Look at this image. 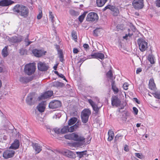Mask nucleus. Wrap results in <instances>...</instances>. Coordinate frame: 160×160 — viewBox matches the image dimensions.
Instances as JSON below:
<instances>
[{
	"mask_svg": "<svg viewBox=\"0 0 160 160\" xmlns=\"http://www.w3.org/2000/svg\"><path fill=\"white\" fill-rule=\"evenodd\" d=\"M13 11L16 13L17 15L20 16L23 18H26L28 15L29 10L26 7L22 5H17L13 8Z\"/></svg>",
	"mask_w": 160,
	"mask_h": 160,
	"instance_id": "nucleus-1",
	"label": "nucleus"
},
{
	"mask_svg": "<svg viewBox=\"0 0 160 160\" xmlns=\"http://www.w3.org/2000/svg\"><path fill=\"white\" fill-rule=\"evenodd\" d=\"M65 138L68 139L73 140L75 141L85 142V138L82 136L78 135L74 133L65 135Z\"/></svg>",
	"mask_w": 160,
	"mask_h": 160,
	"instance_id": "nucleus-2",
	"label": "nucleus"
},
{
	"mask_svg": "<svg viewBox=\"0 0 160 160\" xmlns=\"http://www.w3.org/2000/svg\"><path fill=\"white\" fill-rule=\"evenodd\" d=\"M36 66L34 63H29L25 65L24 71L28 75H30L34 73L36 70Z\"/></svg>",
	"mask_w": 160,
	"mask_h": 160,
	"instance_id": "nucleus-3",
	"label": "nucleus"
},
{
	"mask_svg": "<svg viewBox=\"0 0 160 160\" xmlns=\"http://www.w3.org/2000/svg\"><path fill=\"white\" fill-rule=\"evenodd\" d=\"M91 114V111L88 109H84L82 111L81 118L82 122L85 123L88 122L89 116Z\"/></svg>",
	"mask_w": 160,
	"mask_h": 160,
	"instance_id": "nucleus-4",
	"label": "nucleus"
},
{
	"mask_svg": "<svg viewBox=\"0 0 160 160\" xmlns=\"http://www.w3.org/2000/svg\"><path fill=\"white\" fill-rule=\"evenodd\" d=\"M98 19V17L97 14L94 12H91L88 13L87 17L86 20L94 22L96 21Z\"/></svg>",
	"mask_w": 160,
	"mask_h": 160,
	"instance_id": "nucleus-5",
	"label": "nucleus"
},
{
	"mask_svg": "<svg viewBox=\"0 0 160 160\" xmlns=\"http://www.w3.org/2000/svg\"><path fill=\"white\" fill-rule=\"evenodd\" d=\"M36 100V98L33 93L29 94L27 96L26 99L27 103L29 105L34 104Z\"/></svg>",
	"mask_w": 160,
	"mask_h": 160,
	"instance_id": "nucleus-6",
	"label": "nucleus"
},
{
	"mask_svg": "<svg viewBox=\"0 0 160 160\" xmlns=\"http://www.w3.org/2000/svg\"><path fill=\"white\" fill-rule=\"evenodd\" d=\"M121 102L117 96H113L111 98V104L112 106L117 107L119 106L121 104Z\"/></svg>",
	"mask_w": 160,
	"mask_h": 160,
	"instance_id": "nucleus-7",
	"label": "nucleus"
},
{
	"mask_svg": "<svg viewBox=\"0 0 160 160\" xmlns=\"http://www.w3.org/2000/svg\"><path fill=\"white\" fill-rule=\"evenodd\" d=\"M88 102L92 107L93 110L97 113H98L100 108L102 106V104L101 103L100 104V106H99V104H96L95 102L91 99H88Z\"/></svg>",
	"mask_w": 160,
	"mask_h": 160,
	"instance_id": "nucleus-8",
	"label": "nucleus"
},
{
	"mask_svg": "<svg viewBox=\"0 0 160 160\" xmlns=\"http://www.w3.org/2000/svg\"><path fill=\"white\" fill-rule=\"evenodd\" d=\"M61 106V102L58 100H54L51 102L49 104L50 108L54 109L58 108Z\"/></svg>",
	"mask_w": 160,
	"mask_h": 160,
	"instance_id": "nucleus-9",
	"label": "nucleus"
},
{
	"mask_svg": "<svg viewBox=\"0 0 160 160\" xmlns=\"http://www.w3.org/2000/svg\"><path fill=\"white\" fill-rule=\"evenodd\" d=\"M15 153L14 151L8 150L3 152V157L5 159H8L13 157Z\"/></svg>",
	"mask_w": 160,
	"mask_h": 160,
	"instance_id": "nucleus-10",
	"label": "nucleus"
},
{
	"mask_svg": "<svg viewBox=\"0 0 160 160\" xmlns=\"http://www.w3.org/2000/svg\"><path fill=\"white\" fill-rule=\"evenodd\" d=\"M38 69L42 71H47L48 68V66L44 62H39L38 64Z\"/></svg>",
	"mask_w": 160,
	"mask_h": 160,
	"instance_id": "nucleus-11",
	"label": "nucleus"
},
{
	"mask_svg": "<svg viewBox=\"0 0 160 160\" xmlns=\"http://www.w3.org/2000/svg\"><path fill=\"white\" fill-rule=\"evenodd\" d=\"M63 153L64 155L69 158H74L76 157V154L73 152L68 150H65Z\"/></svg>",
	"mask_w": 160,
	"mask_h": 160,
	"instance_id": "nucleus-12",
	"label": "nucleus"
},
{
	"mask_svg": "<svg viewBox=\"0 0 160 160\" xmlns=\"http://www.w3.org/2000/svg\"><path fill=\"white\" fill-rule=\"evenodd\" d=\"M90 56L92 57V58H99L102 60L104 58V54L100 52H95L92 53Z\"/></svg>",
	"mask_w": 160,
	"mask_h": 160,
	"instance_id": "nucleus-13",
	"label": "nucleus"
},
{
	"mask_svg": "<svg viewBox=\"0 0 160 160\" xmlns=\"http://www.w3.org/2000/svg\"><path fill=\"white\" fill-rule=\"evenodd\" d=\"M14 2L11 0H1L0 1V6H7L12 4Z\"/></svg>",
	"mask_w": 160,
	"mask_h": 160,
	"instance_id": "nucleus-14",
	"label": "nucleus"
},
{
	"mask_svg": "<svg viewBox=\"0 0 160 160\" xmlns=\"http://www.w3.org/2000/svg\"><path fill=\"white\" fill-rule=\"evenodd\" d=\"M8 40L11 42L16 43L21 42L22 39V37H17L15 36L9 38Z\"/></svg>",
	"mask_w": 160,
	"mask_h": 160,
	"instance_id": "nucleus-15",
	"label": "nucleus"
},
{
	"mask_svg": "<svg viewBox=\"0 0 160 160\" xmlns=\"http://www.w3.org/2000/svg\"><path fill=\"white\" fill-rule=\"evenodd\" d=\"M32 146L36 152V153H39L42 150V146L38 143L32 142Z\"/></svg>",
	"mask_w": 160,
	"mask_h": 160,
	"instance_id": "nucleus-16",
	"label": "nucleus"
},
{
	"mask_svg": "<svg viewBox=\"0 0 160 160\" xmlns=\"http://www.w3.org/2000/svg\"><path fill=\"white\" fill-rule=\"evenodd\" d=\"M32 78L30 77H20L19 78V81L22 83H27L31 81Z\"/></svg>",
	"mask_w": 160,
	"mask_h": 160,
	"instance_id": "nucleus-17",
	"label": "nucleus"
},
{
	"mask_svg": "<svg viewBox=\"0 0 160 160\" xmlns=\"http://www.w3.org/2000/svg\"><path fill=\"white\" fill-rule=\"evenodd\" d=\"M53 94V92L52 91H48L43 94L41 96V98L42 99H45L51 97Z\"/></svg>",
	"mask_w": 160,
	"mask_h": 160,
	"instance_id": "nucleus-18",
	"label": "nucleus"
},
{
	"mask_svg": "<svg viewBox=\"0 0 160 160\" xmlns=\"http://www.w3.org/2000/svg\"><path fill=\"white\" fill-rule=\"evenodd\" d=\"M76 153L77 154V157L79 158L84 157H88V154L87 153V151L86 150L81 152H77Z\"/></svg>",
	"mask_w": 160,
	"mask_h": 160,
	"instance_id": "nucleus-19",
	"label": "nucleus"
},
{
	"mask_svg": "<svg viewBox=\"0 0 160 160\" xmlns=\"http://www.w3.org/2000/svg\"><path fill=\"white\" fill-rule=\"evenodd\" d=\"M141 51L143 52L148 48V43L145 41L141 39Z\"/></svg>",
	"mask_w": 160,
	"mask_h": 160,
	"instance_id": "nucleus-20",
	"label": "nucleus"
},
{
	"mask_svg": "<svg viewBox=\"0 0 160 160\" xmlns=\"http://www.w3.org/2000/svg\"><path fill=\"white\" fill-rule=\"evenodd\" d=\"M148 86L150 89L153 91L155 90L156 88V85L153 78H152L150 79Z\"/></svg>",
	"mask_w": 160,
	"mask_h": 160,
	"instance_id": "nucleus-21",
	"label": "nucleus"
},
{
	"mask_svg": "<svg viewBox=\"0 0 160 160\" xmlns=\"http://www.w3.org/2000/svg\"><path fill=\"white\" fill-rule=\"evenodd\" d=\"M19 141L18 140L16 139L12 144L10 148L14 149H17L19 148Z\"/></svg>",
	"mask_w": 160,
	"mask_h": 160,
	"instance_id": "nucleus-22",
	"label": "nucleus"
},
{
	"mask_svg": "<svg viewBox=\"0 0 160 160\" xmlns=\"http://www.w3.org/2000/svg\"><path fill=\"white\" fill-rule=\"evenodd\" d=\"M32 53L36 57H40L43 55V52L41 50L34 49L32 51Z\"/></svg>",
	"mask_w": 160,
	"mask_h": 160,
	"instance_id": "nucleus-23",
	"label": "nucleus"
},
{
	"mask_svg": "<svg viewBox=\"0 0 160 160\" xmlns=\"http://www.w3.org/2000/svg\"><path fill=\"white\" fill-rule=\"evenodd\" d=\"M52 86L57 88H62L64 87V84L62 82L57 81L52 82Z\"/></svg>",
	"mask_w": 160,
	"mask_h": 160,
	"instance_id": "nucleus-24",
	"label": "nucleus"
},
{
	"mask_svg": "<svg viewBox=\"0 0 160 160\" xmlns=\"http://www.w3.org/2000/svg\"><path fill=\"white\" fill-rule=\"evenodd\" d=\"M132 5L136 9H140V0H134Z\"/></svg>",
	"mask_w": 160,
	"mask_h": 160,
	"instance_id": "nucleus-25",
	"label": "nucleus"
},
{
	"mask_svg": "<svg viewBox=\"0 0 160 160\" xmlns=\"http://www.w3.org/2000/svg\"><path fill=\"white\" fill-rule=\"evenodd\" d=\"M112 89L114 92L115 94H117L119 92V89L118 88L116 87L114 81H111Z\"/></svg>",
	"mask_w": 160,
	"mask_h": 160,
	"instance_id": "nucleus-26",
	"label": "nucleus"
},
{
	"mask_svg": "<svg viewBox=\"0 0 160 160\" xmlns=\"http://www.w3.org/2000/svg\"><path fill=\"white\" fill-rule=\"evenodd\" d=\"M107 1V0H96V3L98 7L103 6Z\"/></svg>",
	"mask_w": 160,
	"mask_h": 160,
	"instance_id": "nucleus-27",
	"label": "nucleus"
},
{
	"mask_svg": "<svg viewBox=\"0 0 160 160\" xmlns=\"http://www.w3.org/2000/svg\"><path fill=\"white\" fill-rule=\"evenodd\" d=\"M108 140L110 141H112L114 137V133L111 130H109L108 132Z\"/></svg>",
	"mask_w": 160,
	"mask_h": 160,
	"instance_id": "nucleus-28",
	"label": "nucleus"
},
{
	"mask_svg": "<svg viewBox=\"0 0 160 160\" xmlns=\"http://www.w3.org/2000/svg\"><path fill=\"white\" fill-rule=\"evenodd\" d=\"M37 108L38 111L41 112H43L45 109V106L42 103H40L37 107Z\"/></svg>",
	"mask_w": 160,
	"mask_h": 160,
	"instance_id": "nucleus-29",
	"label": "nucleus"
},
{
	"mask_svg": "<svg viewBox=\"0 0 160 160\" xmlns=\"http://www.w3.org/2000/svg\"><path fill=\"white\" fill-rule=\"evenodd\" d=\"M62 134H65L69 132V126L66 125L64 126L61 129Z\"/></svg>",
	"mask_w": 160,
	"mask_h": 160,
	"instance_id": "nucleus-30",
	"label": "nucleus"
},
{
	"mask_svg": "<svg viewBox=\"0 0 160 160\" xmlns=\"http://www.w3.org/2000/svg\"><path fill=\"white\" fill-rule=\"evenodd\" d=\"M107 77L109 78L111 80L114 81L113 79H115V77L113 78V74L112 71L111 70H109L106 74Z\"/></svg>",
	"mask_w": 160,
	"mask_h": 160,
	"instance_id": "nucleus-31",
	"label": "nucleus"
},
{
	"mask_svg": "<svg viewBox=\"0 0 160 160\" xmlns=\"http://www.w3.org/2000/svg\"><path fill=\"white\" fill-rule=\"evenodd\" d=\"M77 118L76 117L72 118L68 121V125L71 126L73 124L77 122Z\"/></svg>",
	"mask_w": 160,
	"mask_h": 160,
	"instance_id": "nucleus-32",
	"label": "nucleus"
},
{
	"mask_svg": "<svg viewBox=\"0 0 160 160\" xmlns=\"http://www.w3.org/2000/svg\"><path fill=\"white\" fill-rule=\"evenodd\" d=\"M7 48V46H5L2 50V55L4 57H6L8 55Z\"/></svg>",
	"mask_w": 160,
	"mask_h": 160,
	"instance_id": "nucleus-33",
	"label": "nucleus"
},
{
	"mask_svg": "<svg viewBox=\"0 0 160 160\" xmlns=\"http://www.w3.org/2000/svg\"><path fill=\"white\" fill-rule=\"evenodd\" d=\"M148 60L151 64L154 63L155 61L154 58L152 54H149L148 56Z\"/></svg>",
	"mask_w": 160,
	"mask_h": 160,
	"instance_id": "nucleus-34",
	"label": "nucleus"
},
{
	"mask_svg": "<svg viewBox=\"0 0 160 160\" xmlns=\"http://www.w3.org/2000/svg\"><path fill=\"white\" fill-rule=\"evenodd\" d=\"M123 136L120 134H118L115 138V142L117 143V142L120 141L123 137Z\"/></svg>",
	"mask_w": 160,
	"mask_h": 160,
	"instance_id": "nucleus-35",
	"label": "nucleus"
},
{
	"mask_svg": "<svg viewBox=\"0 0 160 160\" xmlns=\"http://www.w3.org/2000/svg\"><path fill=\"white\" fill-rule=\"evenodd\" d=\"M88 13L87 12H85L81 15H80L78 18V20L80 22H82L84 19L86 14Z\"/></svg>",
	"mask_w": 160,
	"mask_h": 160,
	"instance_id": "nucleus-36",
	"label": "nucleus"
},
{
	"mask_svg": "<svg viewBox=\"0 0 160 160\" xmlns=\"http://www.w3.org/2000/svg\"><path fill=\"white\" fill-rule=\"evenodd\" d=\"M58 54L59 55V58L60 61L61 62H63L64 59L63 58V56L62 50H60L59 52H58Z\"/></svg>",
	"mask_w": 160,
	"mask_h": 160,
	"instance_id": "nucleus-37",
	"label": "nucleus"
},
{
	"mask_svg": "<svg viewBox=\"0 0 160 160\" xmlns=\"http://www.w3.org/2000/svg\"><path fill=\"white\" fill-rule=\"evenodd\" d=\"M70 14L72 16H77L79 15V12L73 10L71 9L69 11Z\"/></svg>",
	"mask_w": 160,
	"mask_h": 160,
	"instance_id": "nucleus-38",
	"label": "nucleus"
},
{
	"mask_svg": "<svg viewBox=\"0 0 160 160\" xmlns=\"http://www.w3.org/2000/svg\"><path fill=\"white\" fill-rule=\"evenodd\" d=\"M72 36L74 41L76 42L77 39V32L75 31L74 30L72 31Z\"/></svg>",
	"mask_w": 160,
	"mask_h": 160,
	"instance_id": "nucleus-39",
	"label": "nucleus"
},
{
	"mask_svg": "<svg viewBox=\"0 0 160 160\" xmlns=\"http://www.w3.org/2000/svg\"><path fill=\"white\" fill-rule=\"evenodd\" d=\"M54 17L53 15V14H52V12L50 11L49 12V19L51 20V21L52 22V24L54 25V20H53V18Z\"/></svg>",
	"mask_w": 160,
	"mask_h": 160,
	"instance_id": "nucleus-40",
	"label": "nucleus"
},
{
	"mask_svg": "<svg viewBox=\"0 0 160 160\" xmlns=\"http://www.w3.org/2000/svg\"><path fill=\"white\" fill-rule=\"evenodd\" d=\"M28 36V35L27 37L24 40L25 43V45L27 46L29 45L32 42L29 41Z\"/></svg>",
	"mask_w": 160,
	"mask_h": 160,
	"instance_id": "nucleus-41",
	"label": "nucleus"
},
{
	"mask_svg": "<svg viewBox=\"0 0 160 160\" xmlns=\"http://www.w3.org/2000/svg\"><path fill=\"white\" fill-rule=\"evenodd\" d=\"M100 32V28H97L94 30L93 32V35L95 36H98V33Z\"/></svg>",
	"mask_w": 160,
	"mask_h": 160,
	"instance_id": "nucleus-42",
	"label": "nucleus"
},
{
	"mask_svg": "<svg viewBox=\"0 0 160 160\" xmlns=\"http://www.w3.org/2000/svg\"><path fill=\"white\" fill-rule=\"evenodd\" d=\"M153 95L155 98L160 99V91L155 92L153 94Z\"/></svg>",
	"mask_w": 160,
	"mask_h": 160,
	"instance_id": "nucleus-43",
	"label": "nucleus"
},
{
	"mask_svg": "<svg viewBox=\"0 0 160 160\" xmlns=\"http://www.w3.org/2000/svg\"><path fill=\"white\" fill-rule=\"evenodd\" d=\"M77 129L74 125L70 127H69V132H73L75 131Z\"/></svg>",
	"mask_w": 160,
	"mask_h": 160,
	"instance_id": "nucleus-44",
	"label": "nucleus"
},
{
	"mask_svg": "<svg viewBox=\"0 0 160 160\" xmlns=\"http://www.w3.org/2000/svg\"><path fill=\"white\" fill-rule=\"evenodd\" d=\"M54 131L55 133L57 134H60L61 133V129L58 128H54L53 130H52V131Z\"/></svg>",
	"mask_w": 160,
	"mask_h": 160,
	"instance_id": "nucleus-45",
	"label": "nucleus"
},
{
	"mask_svg": "<svg viewBox=\"0 0 160 160\" xmlns=\"http://www.w3.org/2000/svg\"><path fill=\"white\" fill-rule=\"evenodd\" d=\"M87 58L86 57H83V58H80L78 62V63H81L80 64V66L81 65V64L82 63H83L85 60H87Z\"/></svg>",
	"mask_w": 160,
	"mask_h": 160,
	"instance_id": "nucleus-46",
	"label": "nucleus"
},
{
	"mask_svg": "<svg viewBox=\"0 0 160 160\" xmlns=\"http://www.w3.org/2000/svg\"><path fill=\"white\" fill-rule=\"evenodd\" d=\"M132 109L133 112L134 113L135 115H137L138 113V110L135 107H133Z\"/></svg>",
	"mask_w": 160,
	"mask_h": 160,
	"instance_id": "nucleus-47",
	"label": "nucleus"
},
{
	"mask_svg": "<svg viewBox=\"0 0 160 160\" xmlns=\"http://www.w3.org/2000/svg\"><path fill=\"white\" fill-rule=\"evenodd\" d=\"M117 28L118 30H122L123 28V26L122 24H118L117 26Z\"/></svg>",
	"mask_w": 160,
	"mask_h": 160,
	"instance_id": "nucleus-48",
	"label": "nucleus"
},
{
	"mask_svg": "<svg viewBox=\"0 0 160 160\" xmlns=\"http://www.w3.org/2000/svg\"><path fill=\"white\" fill-rule=\"evenodd\" d=\"M81 124V122L80 121H78L74 125L75 126V127H76V128H78V127Z\"/></svg>",
	"mask_w": 160,
	"mask_h": 160,
	"instance_id": "nucleus-49",
	"label": "nucleus"
},
{
	"mask_svg": "<svg viewBox=\"0 0 160 160\" xmlns=\"http://www.w3.org/2000/svg\"><path fill=\"white\" fill-rule=\"evenodd\" d=\"M58 76L59 77L62 78H63V80H65V81H67V80H66L65 77L62 74L59 73V75H58Z\"/></svg>",
	"mask_w": 160,
	"mask_h": 160,
	"instance_id": "nucleus-50",
	"label": "nucleus"
},
{
	"mask_svg": "<svg viewBox=\"0 0 160 160\" xmlns=\"http://www.w3.org/2000/svg\"><path fill=\"white\" fill-rule=\"evenodd\" d=\"M132 34L131 33L130 34L129 33L128 34H126L125 36H124L123 37V38L125 39H127V38L129 36V37H131L132 35Z\"/></svg>",
	"mask_w": 160,
	"mask_h": 160,
	"instance_id": "nucleus-51",
	"label": "nucleus"
},
{
	"mask_svg": "<svg viewBox=\"0 0 160 160\" xmlns=\"http://www.w3.org/2000/svg\"><path fill=\"white\" fill-rule=\"evenodd\" d=\"M25 50L23 49H21L20 50L19 53L21 55H23L24 54Z\"/></svg>",
	"mask_w": 160,
	"mask_h": 160,
	"instance_id": "nucleus-52",
	"label": "nucleus"
},
{
	"mask_svg": "<svg viewBox=\"0 0 160 160\" xmlns=\"http://www.w3.org/2000/svg\"><path fill=\"white\" fill-rule=\"evenodd\" d=\"M42 17V12L41 11V12H40L39 14L38 15L37 18L38 19H40Z\"/></svg>",
	"mask_w": 160,
	"mask_h": 160,
	"instance_id": "nucleus-53",
	"label": "nucleus"
},
{
	"mask_svg": "<svg viewBox=\"0 0 160 160\" xmlns=\"http://www.w3.org/2000/svg\"><path fill=\"white\" fill-rule=\"evenodd\" d=\"M111 6L110 5H108L107 6L105 7V8H103V11H105L107 9H111Z\"/></svg>",
	"mask_w": 160,
	"mask_h": 160,
	"instance_id": "nucleus-54",
	"label": "nucleus"
},
{
	"mask_svg": "<svg viewBox=\"0 0 160 160\" xmlns=\"http://www.w3.org/2000/svg\"><path fill=\"white\" fill-rule=\"evenodd\" d=\"M156 4L157 6L160 7V0H157L156 2Z\"/></svg>",
	"mask_w": 160,
	"mask_h": 160,
	"instance_id": "nucleus-55",
	"label": "nucleus"
},
{
	"mask_svg": "<svg viewBox=\"0 0 160 160\" xmlns=\"http://www.w3.org/2000/svg\"><path fill=\"white\" fill-rule=\"evenodd\" d=\"M124 150L126 152H128L129 151V149L128 148V147L127 145H125L124 147Z\"/></svg>",
	"mask_w": 160,
	"mask_h": 160,
	"instance_id": "nucleus-56",
	"label": "nucleus"
},
{
	"mask_svg": "<svg viewBox=\"0 0 160 160\" xmlns=\"http://www.w3.org/2000/svg\"><path fill=\"white\" fill-rule=\"evenodd\" d=\"M123 88H124V89H125V90H127L128 89V85H127V83H124L123 85Z\"/></svg>",
	"mask_w": 160,
	"mask_h": 160,
	"instance_id": "nucleus-57",
	"label": "nucleus"
},
{
	"mask_svg": "<svg viewBox=\"0 0 160 160\" xmlns=\"http://www.w3.org/2000/svg\"><path fill=\"white\" fill-rule=\"evenodd\" d=\"M133 101L135 102L138 104L140 103V102L138 101V100L137 99V98H133Z\"/></svg>",
	"mask_w": 160,
	"mask_h": 160,
	"instance_id": "nucleus-58",
	"label": "nucleus"
},
{
	"mask_svg": "<svg viewBox=\"0 0 160 160\" xmlns=\"http://www.w3.org/2000/svg\"><path fill=\"white\" fill-rule=\"evenodd\" d=\"M55 48H56L58 52H59L60 50H62L59 49L60 47L59 45H56Z\"/></svg>",
	"mask_w": 160,
	"mask_h": 160,
	"instance_id": "nucleus-59",
	"label": "nucleus"
},
{
	"mask_svg": "<svg viewBox=\"0 0 160 160\" xmlns=\"http://www.w3.org/2000/svg\"><path fill=\"white\" fill-rule=\"evenodd\" d=\"M83 47L85 49H88L89 48V46L88 44L85 43L83 45Z\"/></svg>",
	"mask_w": 160,
	"mask_h": 160,
	"instance_id": "nucleus-60",
	"label": "nucleus"
},
{
	"mask_svg": "<svg viewBox=\"0 0 160 160\" xmlns=\"http://www.w3.org/2000/svg\"><path fill=\"white\" fill-rule=\"evenodd\" d=\"M79 52V51L76 48H74L73 49V52L74 53L76 54L77 53Z\"/></svg>",
	"mask_w": 160,
	"mask_h": 160,
	"instance_id": "nucleus-61",
	"label": "nucleus"
},
{
	"mask_svg": "<svg viewBox=\"0 0 160 160\" xmlns=\"http://www.w3.org/2000/svg\"><path fill=\"white\" fill-rule=\"evenodd\" d=\"M139 47V48L140 49V38H138L137 41Z\"/></svg>",
	"mask_w": 160,
	"mask_h": 160,
	"instance_id": "nucleus-62",
	"label": "nucleus"
},
{
	"mask_svg": "<svg viewBox=\"0 0 160 160\" xmlns=\"http://www.w3.org/2000/svg\"><path fill=\"white\" fill-rule=\"evenodd\" d=\"M148 135L147 134H146L145 135H143L142 137V139H145V138H147L148 137Z\"/></svg>",
	"mask_w": 160,
	"mask_h": 160,
	"instance_id": "nucleus-63",
	"label": "nucleus"
},
{
	"mask_svg": "<svg viewBox=\"0 0 160 160\" xmlns=\"http://www.w3.org/2000/svg\"><path fill=\"white\" fill-rule=\"evenodd\" d=\"M135 156L138 158H140V153H135Z\"/></svg>",
	"mask_w": 160,
	"mask_h": 160,
	"instance_id": "nucleus-64",
	"label": "nucleus"
}]
</instances>
